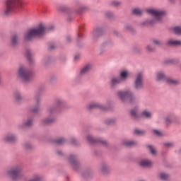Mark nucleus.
Returning a JSON list of instances; mask_svg holds the SVG:
<instances>
[{
  "label": "nucleus",
  "mask_w": 181,
  "mask_h": 181,
  "mask_svg": "<svg viewBox=\"0 0 181 181\" xmlns=\"http://www.w3.org/2000/svg\"><path fill=\"white\" fill-rule=\"evenodd\" d=\"M23 148L25 151H33L35 149V146L29 141L25 142L23 144Z\"/></svg>",
  "instance_id": "35"
},
{
  "label": "nucleus",
  "mask_w": 181,
  "mask_h": 181,
  "mask_svg": "<svg viewBox=\"0 0 181 181\" xmlns=\"http://www.w3.org/2000/svg\"><path fill=\"white\" fill-rule=\"evenodd\" d=\"M56 145H59L60 146H63L65 144H67V139L65 137H59L54 141Z\"/></svg>",
  "instance_id": "32"
},
{
  "label": "nucleus",
  "mask_w": 181,
  "mask_h": 181,
  "mask_svg": "<svg viewBox=\"0 0 181 181\" xmlns=\"http://www.w3.org/2000/svg\"><path fill=\"white\" fill-rule=\"evenodd\" d=\"M26 57H27V59L28 60V62L30 63V64H33L35 63V60L32 57V52L28 50L26 52Z\"/></svg>",
  "instance_id": "43"
},
{
  "label": "nucleus",
  "mask_w": 181,
  "mask_h": 181,
  "mask_svg": "<svg viewBox=\"0 0 181 181\" xmlns=\"http://www.w3.org/2000/svg\"><path fill=\"white\" fill-rule=\"evenodd\" d=\"M91 69H93V65L91 64H86L83 66L78 72V77H84V76H87L90 71H91Z\"/></svg>",
  "instance_id": "19"
},
{
  "label": "nucleus",
  "mask_w": 181,
  "mask_h": 181,
  "mask_svg": "<svg viewBox=\"0 0 181 181\" xmlns=\"http://www.w3.org/2000/svg\"><path fill=\"white\" fill-rule=\"evenodd\" d=\"M103 35H104V27L103 25H98L93 28L92 39L93 40H98Z\"/></svg>",
  "instance_id": "15"
},
{
  "label": "nucleus",
  "mask_w": 181,
  "mask_h": 181,
  "mask_svg": "<svg viewBox=\"0 0 181 181\" xmlns=\"http://www.w3.org/2000/svg\"><path fill=\"white\" fill-rule=\"evenodd\" d=\"M74 62H78L80 60V55H76L74 58Z\"/></svg>",
  "instance_id": "64"
},
{
  "label": "nucleus",
  "mask_w": 181,
  "mask_h": 181,
  "mask_svg": "<svg viewBox=\"0 0 181 181\" xmlns=\"http://www.w3.org/2000/svg\"><path fill=\"white\" fill-rule=\"evenodd\" d=\"M153 45H154V46H158V47H160L162 46H163V43L162 42V41H160V40L158 39H153L152 40Z\"/></svg>",
  "instance_id": "46"
},
{
  "label": "nucleus",
  "mask_w": 181,
  "mask_h": 181,
  "mask_svg": "<svg viewBox=\"0 0 181 181\" xmlns=\"http://www.w3.org/2000/svg\"><path fill=\"white\" fill-rule=\"evenodd\" d=\"M163 146L165 148H173V146H175V144L173 142H164Z\"/></svg>",
  "instance_id": "55"
},
{
  "label": "nucleus",
  "mask_w": 181,
  "mask_h": 181,
  "mask_svg": "<svg viewBox=\"0 0 181 181\" xmlns=\"http://www.w3.org/2000/svg\"><path fill=\"white\" fill-rule=\"evenodd\" d=\"M117 117H107L103 120V124L107 127H114V125H117Z\"/></svg>",
  "instance_id": "23"
},
{
  "label": "nucleus",
  "mask_w": 181,
  "mask_h": 181,
  "mask_svg": "<svg viewBox=\"0 0 181 181\" xmlns=\"http://www.w3.org/2000/svg\"><path fill=\"white\" fill-rule=\"evenodd\" d=\"M54 30V25L46 26L44 23H40L35 28L28 30L24 35L25 42H31L35 37H43L45 33Z\"/></svg>",
  "instance_id": "2"
},
{
  "label": "nucleus",
  "mask_w": 181,
  "mask_h": 181,
  "mask_svg": "<svg viewBox=\"0 0 181 181\" xmlns=\"http://www.w3.org/2000/svg\"><path fill=\"white\" fill-rule=\"evenodd\" d=\"M167 117L173 122L176 119V115L174 113H170Z\"/></svg>",
  "instance_id": "58"
},
{
  "label": "nucleus",
  "mask_w": 181,
  "mask_h": 181,
  "mask_svg": "<svg viewBox=\"0 0 181 181\" xmlns=\"http://www.w3.org/2000/svg\"><path fill=\"white\" fill-rule=\"evenodd\" d=\"M146 50L148 53H153L156 50V47L152 44H148L146 46Z\"/></svg>",
  "instance_id": "39"
},
{
  "label": "nucleus",
  "mask_w": 181,
  "mask_h": 181,
  "mask_svg": "<svg viewBox=\"0 0 181 181\" xmlns=\"http://www.w3.org/2000/svg\"><path fill=\"white\" fill-rule=\"evenodd\" d=\"M59 60L61 63H66V62H67V57H66L64 54H61L59 56Z\"/></svg>",
  "instance_id": "57"
},
{
  "label": "nucleus",
  "mask_w": 181,
  "mask_h": 181,
  "mask_svg": "<svg viewBox=\"0 0 181 181\" xmlns=\"http://www.w3.org/2000/svg\"><path fill=\"white\" fill-rule=\"evenodd\" d=\"M132 15L141 17L144 15V10L140 7H136L132 10Z\"/></svg>",
  "instance_id": "29"
},
{
  "label": "nucleus",
  "mask_w": 181,
  "mask_h": 181,
  "mask_svg": "<svg viewBox=\"0 0 181 181\" xmlns=\"http://www.w3.org/2000/svg\"><path fill=\"white\" fill-rule=\"evenodd\" d=\"M129 114L132 119H134L135 121L139 119V118H141V116L139 115V106H135L130 110Z\"/></svg>",
  "instance_id": "22"
},
{
  "label": "nucleus",
  "mask_w": 181,
  "mask_h": 181,
  "mask_svg": "<svg viewBox=\"0 0 181 181\" xmlns=\"http://www.w3.org/2000/svg\"><path fill=\"white\" fill-rule=\"evenodd\" d=\"M81 39H83V35L78 33L76 37V40L77 43L80 42V40H81Z\"/></svg>",
  "instance_id": "60"
},
{
  "label": "nucleus",
  "mask_w": 181,
  "mask_h": 181,
  "mask_svg": "<svg viewBox=\"0 0 181 181\" xmlns=\"http://www.w3.org/2000/svg\"><path fill=\"white\" fill-rule=\"evenodd\" d=\"M40 111V105H35L32 109H31V112L33 114H37Z\"/></svg>",
  "instance_id": "48"
},
{
  "label": "nucleus",
  "mask_w": 181,
  "mask_h": 181,
  "mask_svg": "<svg viewBox=\"0 0 181 181\" xmlns=\"http://www.w3.org/2000/svg\"><path fill=\"white\" fill-rule=\"evenodd\" d=\"M146 12L148 15H151L153 17L141 22L139 23L141 28H146L156 23H162L163 18L166 16V12L165 11L157 8H148L146 10Z\"/></svg>",
  "instance_id": "3"
},
{
  "label": "nucleus",
  "mask_w": 181,
  "mask_h": 181,
  "mask_svg": "<svg viewBox=\"0 0 181 181\" xmlns=\"http://www.w3.org/2000/svg\"><path fill=\"white\" fill-rule=\"evenodd\" d=\"M34 100L36 103L35 105H40L42 103V95H40V93H35L34 96Z\"/></svg>",
  "instance_id": "42"
},
{
  "label": "nucleus",
  "mask_w": 181,
  "mask_h": 181,
  "mask_svg": "<svg viewBox=\"0 0 181 181\" xmlns=\"http://www.w3.org/2000/svg\"><path fill=\"white\" fill-rule=\"evenodd\" d=\"M3 139L7 144H16L18 142V136L14 133H8Z\"/></svg>",
  "instance_id": "18"
},
{
  "label": "nucleus",
  "mask_w": 181,
  "mask_h": 181,
  "mask_svg": "<svg viewBox=\"0 0 181 181\" xmlns=\"http://www.w3.org/2000/svg\"><path fill=\"white\" fill-rule=\"evenodd\" d=\"M73 42V37H71V35H66V42L68 45H70V43H71Z\"/></svg>",
  "instance_id": "59"
},
{
  "label": "nucleus",
  "mask_w": 181,
  "mask_h": 181,
  "mask_svg": "<svg viewBox=\"0 0 181 181\" xmlns=\"http://www.w3.org/2000/svg\"><path fill=\"white\" fill-rule=\"evenodd\" d=\"M55 81H57V75L52 74L49 76V82L50 84H53Z\"/></svg>",
  "instance_id": "51"
},
{
  "label": "nucleus",
  "mask_w": 181,
  "mask_h": 181,
  "mask_svg": "<svg viewBox=\"0 0 181 181\" xmlns=\"http://www.w3.org/2000/svg\"><path fill=\"white\" fill-rule=\"evenodd\" d=\"M113 35L114 36H117V37H119V36H121V33H119L117 30H113Z\"/></svg>",
  "instance_id": "61"
},
{
  "label": "nucleus",
  "mask_w": 181,
  "mask_h": 181,
  "mask_svg": "<svg viewBox=\"0 0 181 181\" xmlns=\"http://www.w3.org/2000/svg\"><path fill=\"white\" fill-rule=\"evenodd\" d=\"M94 170L91 168H88L81 173V177L85 180H88L93 178Z\"/></svg>",
  "instance_id": "21"
},
{
  "label": "nucleus",
  "mask_w": 181,
  "mask_h": 181,
  "mask_svg": "<svg viewBox=\"0 0 181 181\" xmlns=\"http://www.w3.org/2000/svg\"><path fill=\"white\" fill-rule=\"evenodd\" d=\"M33 176H35V177H33L32 179L29 180L28 181H40V180H42V177H40V174L35 173V174H33Z\"/></svg>",
  "instance_id": "47"
},
{
  "label": "nucleus",
  "mask_w": 181,
  "mask_h": 181,
  "mask_svg": "<svg viewBox=\"0 0 181 181\" xmlns=\"http://www.w3.org/2000/svg\"><path fill=\"white\" fill-rule=\"evenodd\" d=\"M99 172L103 176H108L111 173V165L107 161H102L99 165Z\"/></svg>",
  "instance_id": "13"
},
{
  "label": "nucleus",
  "mask_w": 181,
  "mask_h": 181,
  "mask_svg": "<svg viewBox=\"0 0 181 181\" xmlns=\"http://www.w3.org/2000/svg\"><path fill=\"white\" fill-rule=\"evenodd\" d=\"M153 135H156V136H163V132L159 129H154L152 130Z\"/></svg>",
  "instance_id": "49"
},
{
  "label": "nucleus",
  "mask_w": 181,
  "mask_h": 181,
  "mask_svg": "<svg viewBox=\"0 0 181 181\" xmlns=\"http://www.w3.org/2000/svg\"><path fill=\"white\" fill-rule=\"evenodd\" d=\"M114 40H107L101 43L98 51L99 56H104L107 53V49H111L114 47Z\"/></svg>",
  "instance_id": "12"
},
{
  "label": "nucleus",
  "mask_w": 181,
  "mask_h": 181,
  "mask_svg": "<svg viewBox=\"0 0 181 181\" xmlns=\"http://www.w3.org/2000/svg\"><path fill=\"white\" fill-rule=\"evenodd\" d=\"M134 135H138L141 136H144V135L146 134V131L139 129H135L133 132Z\"/></svg>",
  "instance_id": "40"
},
{
  "label": "nucleus",
  "mask_w": 181,
  "mask_h": 181,
  "mask_svg": "<svg viewBox=\"0 0 181 181\" xmlns=\"http://www.w3.org/2000/svg\"><path fill=\"white\" fill-rule=\"evenodd\" d=\"M70 143L71 145H74V146H80V141H78L76 137H71Z\"/></svg>",
  "instance_id": "45"
},
{
  "label": "nucleus",
  "mask_w": 181,
  "mask_h": 181,
  "mask_svg": "<svg viewBox=\"0 0 181 181\" xmlns=\"http://www.w3.org/2000/svg\"><path fill=\"white\" fill-rule=\"evenodd\" d=\"M122 144L123 146H126V148H138L139 146V141L134 139H124L122 141Z\"/></svg>",
  "instance_id": "17"
},
{
  "label": "nucleus",
  "mask_w": 181,
  "mask_h": 181,
  "mask_svg": "<svg viewBox=\"0 0 181 181\" xmlns=\"http://www.w3.org/2000/svg\"><path fill=\"white\" fill-rule=\"evenodd\" d=\"M167 45L168 46H181V41L170 39L167 41Z\"/></svg>",
  "instance_id": "36"
},
{
  "label": "nucleus",
  "mask_w": 181,
  "mask_h": 181,
  "mask_svg": "<svg viewBox=\"0 0 181 181\" xmlns=\"http://www.w3.org/2000/svg\"><path fill=\"white\" fill-rule=\"evenodd\" d=\"M146 148L153 156H156V155H158V150H156V147L155 146L148 144L146 146Z\"/></svg>",
  "instance_id": "31"
},
{
  "label": "nucleus",
  "mask_w": 181,
  "mask_h": 181,
  "mask_svg": "<svg viewBox=\"0 0 181 181\" xmlns=\"http://www.w3.org/2000/svg\"><path fill=\"white\" fill-rule=\"evenodd\" d=\"M105 18L106 19L112 20L115 18V15L114 14V12L108 11L105 13Z\"/></svg>",
  "instance_id": "41"
},
{
  "label": "nucleus",
  "mask_w": 181,
  "mask_h": 181,
  "mask_svg": "<svg viewBox=\"0 0 181 181\" xmlns=\"http://www.w3.org/2000/svg\"><path fill=\"white\" fill-rule=\"evenodd\" d=\"M57 11L59 12H63L64 13H67V15H72L74 12V8L64 5H61L57 7Z\"/></svg>",
  "instance_id": "20"
},
{
  "label": "nucleus",
  "mask_w": 181,
  "mask_h": 181,
  "mask_svg": "<svg viewBox=\"0 0 181 181\" xmlns=\"http://www.w3.org/2000/svg\"><path fill=\"white\" fill-rule=\"evenodd\" d=\"M173 30L175 35H181V26H175L173 28Z\"/></svg>",
  "instance_id": "54"
},
{
  "label": "nucleus",
  "mask_w": 181,
  "mask_h": 181,
  "mask_svg": "<svg viewBox=\"0 0 181 181\" xmlns=\"http://www.w3.org/2000/svg\"><path fill=\"white\" fill-rule=\"evenodd\" d=\"M128 78H129V71L128 70H123L120 71L119 76H112L110 78L109 87L111 90H115L117 86L127 81Z\"/></svg>",
  "instance_id": "4"
},
{
  "label": "nucleus",
  "mask_w": 181,
  "mask_h": 181,
  "mask_svg": "<svg viewBox=\"0 0 181 181\" xmlns=\"http://www.w3.org/2000/svg\"><path fill=\"white\" fill-rule=\"evenodd\" d=\"M87 110L88 111H93L94 110H100V111H105L108 110L105 105L100 102H91L87 106Z\"/></svg>",
  "instance_id": "14"
},
{
  "label": "nucleus",
  "mask_w": 181,
  "mask_h": 181,
  "mask_svg": "<svg viewBox=\"0 0 181 181\" xmlns=\"http://www.w3.org/2000/svg\"><path fill=\"white\" fill-rule=\"evenodd\" d=\"M55 153L59 158H66V154L62 150H56Z\"/></svg>",
  "instance_id": "50"
},
{
  "label": "nucleus",
  "mask_w": 181,
  "mask_h": 181,
  "mask_svg": "<svg viewBox=\"0 0 181 181\" xmlns=\"http://www.w3.org/2000/svg\"><path fill=\"white\" fill-rule=\"evenodd\" d=\"M33 127V117H28L23 120L22 123L19 124L18 127L20 129H29Z\"/></svg>",
  "instance_id": "16"
},
{
  "label": "nucleus",
  "mask_w": 181,
  "mask_h": 181,
  "mask_svg": "<svg viewBox=\"0 0 181 181\" xmlns=\"http://www.w3.org/2000/svg\"><path fill=\"white\" fill-rule=\"evenodd\" d=\"M122 4L121 1L112 0L110 2V6L112 8H119V6Z\"/></svg>",
  "instance_id": "38"
},
{
  "label": "nucleus",
  "mask_w": 181,
  "mask_h": 181,
  "mask_svg": "<svg viewBox=\"0 0 181 181\" xmlns=\"http://www.w3.org/2000/svg\"><path fill=\"white\" fill-rule=\"evenodd\" d=\"M165 81L168 84H170L171 86H179V84H180L179 79H175L173 78H167Z\"/></svg>",
  "instance_id": "34"
},
{
  "label": "nucleus",
  "mask_w": 181,
  "mask_h": 181,
  "mask_svg": "<svg viewBox=\"0 0 181 181\" xmlns=\"http://www.w3.org/2000/svg\"><path fill=\"white\" fill-rule=\"evenodd\" d=\"M86 141L90 145H95V144H101L103 146H108V141L103 138H95L93 134H86Z\"/></svg>",
  "instance_id": "11"
},
{
  "label": "nucleus",
  "mask_w": 181,
  "mask_h": 181,
  "mask_svg": "<svg viewBox=\"0 0 181 181\" xmlns=\"http://www.w3.org/2000/svg\"><path fill=\"white\" fill-rule=\"evenodd\" d=\"M22 174V166L14 165L7 171V175L11 176L13 180H18L21 179Z\"/></svg>",
  "instance_id": "10"
},
{
  "label": "nucleus",
  "mask_w": 181,
  "mask_h": 181,
  "mask_svg": "<svg viewBox=\"0 0 181 181\" xmlns=\"http://www.w3.org/2000/svg\"><path fill=\"white\" fill-rule=\"evenodd\" d=\"M117 97L121 103H125L129 101V104H134L136 101L135 93L131 89L119 90L117 92Z\"/></svg>",
  "instance_id": "5"
},
{
  "label": "nucleus",
  "mask_w": 181,
  "mask_h": 181,
  "mask_svg": "<svg viewBox=\"0 0 181 181\" xmlns=\"http://www.w3.org/2000/svg\"><path fill=\"white\" fill-rule=\"evenodd\" d=\"M133 88L135 91H141L144 90V74L138 73L133 81Z\"/></svg>",
  "instance_id": "9"
},
{
  "label": "nucleus",
  "mask_w": 181,
  "mask_h": 181,
  "mask_svg": "<svg viewBox=\"0 0 181 181\" xmlns=\"http://www.w3.org/2000/svg\"><path fill=\"white\" fill-rule=\"evenodd\" d=\"M164 121H165V125H170L171 124H173V122L168 116H166L164 118Z\"/></svg>",
  "instance_id": "56"
},
{
  "label": "nucleus",
  "mask_w": 181,
  "mask_h": 181,
  "mask_svg": "<svg viewBox=\"0 0 181 181\" xmlns=\"http://www.w3.org/2000/svg\"><path fill=\"white\" fill-rule=\"evenodd\" d=\"M21 38L19 34H13L11 38V47H18L19 46V42Z\"/></svg>",
  "instance_id": "24"
},
{
  "label": "nucleus",
  "mask_w": 181,
  "mask_h": 181,
  "mask_svg": "<svg viewBox=\"0 0 181 181\" xmlns=\"http://www.w3.org/2000/svg\"><path fill=\"white\" fill-rule=\"evenodd\" d=\"M132 50L134 53H141L142 52V49L138 45H134L132 47Z\"/></svg>",
  "instance_id": "53"
},
{
  "label": "nucleus",
  "mask_w": 181,
  "mask_h": 181,
  "mask_svg": "<svg viewBox=\"0 0 181 181\" xmlns=\"http://www.w3.org/2000/svg\"><path fill=\"white\" fill-rule=\"evenodd\" d=\"M22 0H6L4 1V13L6 16L11 15L12 12L16 11V9H21L22 8Z\"/></svg>",
  "instance_id": "6"
},
{
  "label": "nucleus",
  "mask_w": 181,
  "mask_h": 181,
  "mask_svg": "<svg viewBox=\"0 0 181 181\" xmlns=\"http://www.w3.org/2000/svg\"><path fill=\"white\" fill-rule=\"evenodd\" d=\"M141 117H142V118H145L146 119H152L153 115L151 110L146 109L141 112Z\"/></svg>",
  "instance_id": "28"
},
{
  "label": "nucleus",
  "mask_w": 181,
  "mask_h": 181,
  "mask_svg": "<svg viewBox=\"0 0 181 181\" xmlns=\"http://www.w3.org/2000/svg\"><path fill=\"white\" fill-rule=\"evenodd\" d=\"M167 79L168 78L166 77V73L164 71H159L156 74V81H166Z\"/></svg>",
  "instance_id": "25"
},
{
  "label": "nucleus",
  "mask_w": 181,
  "mask_h": 181,
  "mask_svg": "<svg viewBox=\"0 0 181 181\" xmlns=\"http://www.w3.org/2000/svg\"><path fill=\"white\" fill-rule=\"evenodd\" d=\"M54 104L47 108L46 112L48 114V117L41 119V125L47 127L48 125L54 124L56 122V115H59V114L63 112V109L66 107V103L62 97L57 96L54 99Z\"/></svg>",
  "instance_id": "1"
},
{
  "label": "nucleus",
  "mask_w": 181,
  "mask_h": 181,
  "mask_svg": "<svg viewBox=\"0 0 181 181\" xmlns=\"http://www.w3.org/2000/svg\"><path fill=\"white\" fill-rule=\"evenodd\" d=\"M88 6H81L76 10V13H78V15H81L83 12H86V11H88Z\"/></svg>",
  "instance_id": "44"
},
{
  "label": "nucleus",
  "mask_w": 181,
  "mask_h": 181,
  "mask_svg": "<svg viewBox=\"0 0 181 181\" xmlns=\"http://www.w3.org/2000/svg\"><path fill=\"white\" fill-rule=\"evenodd\" d=\"M18 78L23 83H30L32 80V71L28 67L21 65L18 69Z\"/></svg>",
  "instance_id": "7"
},
{
  "label": "nucleus",
  "mask_w": 181,
  "mask_h": 181,
  "mask_svg": "<svg viewBox=\"0 0 181 181\" xmlns=\"http://www.w3.org/2000/svg\"><path fill=\"white\" fill-rule=\"evenodd\" d=\"M13 97L16 101L18 103V104H21V103H22V100H23L22 93H21L19 90H15L13 92Z\"/></svg>",
  "instance_id": "30"
},
{
  "label": "nucleus",
  "mask_w": 181,
  "mask_h": 181,
  "mask_svg": "<svg viewBox=\"0 0 181 181\" xmlns=\"http://www.w3.org/2000/svg\"><path fill=\"white\" fill-rule=\"evenodd\" d=\"M77 158H78V155L76 153H71L68 156V162L75 172H79L81 170V163L80 161L77 160Z\"/></svg>",
  "instance_id": "8"
},
{
  "label": "nucleus",
  "mask_w": 181,
  "mask_h": 181,
  "mask_svg": "<svg viewBox=\"0 0 181 181\" xmlns=\"http://www.w3.org/2000/svg\"><path fill=\"white\" fill-rule=\"evenodd\" d=\"M123 30L125 32H131L134 33L135 32V28L131 24H125L123 28Z\"/></svg>",
  "instance_id": "37"
},
{
  "label": "nucleus",
  "mask_w": 181,
  "mask_h": 181,
  "mask_svg": "<svg viewBox=\"0 0 181 181\" xmlns=\"http://www.w3.org/2000/svg\"><path fill=\"white\" fill-rule=\"evenodd\" d=\"M49 50H54L56 49V45L54 44H52L49 45Z\"/></svg>",
  "instance_id": "62"
},
{
  "label": "nucleus",
  "mask_w": 181,
  "mask_h": 181,
  "mask_svg": "<svg viewBox=\"0 0 181 181\" xmlns=\"http://www.w3.org/2000/svg\"><path fill=\"white\" fill-rule=\"evenodd\" d=\"M160 180L168 181L170 179V174L168 171H161L158 173Z\"/></svg>",
  "instance_id": "27"
},
{
  "label": "nucleus",
  "mask_w": 181,
  "mask_h": 181,
  "mask_svg": "<svg viewBox=\"0 0 181 181\" xmlns=\"http://www.w3.org/2000/svg\"><path fill=\"white\" fill-rule=\"evenodd\" d=\"M173 123L176 124L177 125H180V121L179 119H177V118L175 117V119L173 121Z\"/></svg>",
  "instance_id": "63"
},
{
  "label": "nucleus",
  "mask_w": 181,
  "mask_h": 181,
  "mask_svg": "<svg viewBox=\"0 0 181 181\" xmlns=\"http://www.w3.org/2000/svg\"><path fill=\"white\" fill-rule=\"evenodd\" d=\"M105 107L107 108V110L103 111H110V110H112V102L110 100H107L106 101Z\"/></svg>",
  "instance_id": "52"
},
{
  "label": "nucleus",
  "mask_w": 181,
  "mask_h": 181,
  "mask_svg": "<svg viewBox=\"0 0 181 181\" xmlns=\"http://www.w3.org/2000/svg\"><path fill=\"white\" fill-rule=\"evenodd\" d=\"M139 165L142 168H149L150 166H152V161L148 159H143L140 160Z\"/></svg>",
  "instance_id": "33"
},
{
  "label": "nucleus",
  "mask_w": 181,
  "mask_h": 181,
  "mask_svg": "<svg viewBox=\"0 0 181 181\" xmlns=\"http://www.w3.org/2000/svg\"><path fill=\"white\" fill-rule=\"evenodd\" d=\"M54 62V58L52 56H47L42 59V65L44 67H49V65Z\"/></svg>",
  "instance_id": "26"
}]
</instances>
